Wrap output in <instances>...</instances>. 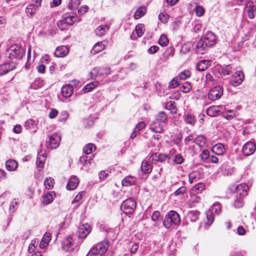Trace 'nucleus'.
<instances>
[{
	"mask_svg": "<svg viewBox=\"0 0 256 256\" xmlns=\"http://www.w3.org/2000/svg\"><path fill=\"white\" fill-rule=\"evenodd\" d=\"M51 240V234L49 232H46L44 234L42 240L43 242H47L48 244L50 240Z\"/></svg>",
	"mask_w": 256,
	"mask_h": 256,
	"instance_id": "62",
	"label": "nucleus"
},
{
	"mask_svg": "<svg viewBox=\"0 0 256 256\" xmlns=\"http://www.w3.org/2000/svg\"><path fill=\"white\" fill-rule=\"evenodd\" d=\"M208 47V43L202 38L200 40L196 46V51L198 53L203 54Z\"/></svg>",
	"mask_w": 256,
	"mask_h": 256,
	"instance_id": "18",
	"label": "nucleus"
},
{
	"mask_svg": "<svg viewBox=\"0 0 256 256\" xmlns=\"http://www.w3.org/2000/svg\"><path fill=\"white\" fill-rule=\"evenodd\" d=\"M34 124L35 122L34 120L29 119L26 122L25 127L28 129H31Z\"/></svg>",
	"mask_w": 256,
	"mask_h": 256,
	"instance_id": "60",
	"label": "nucleus"
},
{
	"mask_svg": "<svg viewBox=\"0 0 256 256\" xmlns=\"http://www.w3.org/2000/svg\"><path fill=\"white\" fill-rule=\"evenodd\" d=\"M78 162L83 166L87 165L88 164H90L91 162L90 160H88V156H80Z\"/></svg>",
	"mask_w": 256,
	"mask_h": 256,
	"instance_id": "47",
	"label": "nucleus"
},
{
	"mask_svg": "<svg viewBox=\"0 0 256 256\" xmlns=\"http://www.w3.org/2000/svg\"><path fill=\"white\" fill-rule=\"evenodd\" d=\"M206 82L208 86H212L216 84V82L214 80V78L210 74H207L206 76Z\"/></svg>",
	"mask_w": 256,
	"mask_h": 256,
	"instance_id": "41",
	"label": "nucleus"
},
{
	"mask_svg": "<svg viewBox=\"0 0 256 256\" xmlns=\"http://www.w3.org/2000/svg\"><path fill=\"white\" fill-rule=\"evenodd\" d=\"M110 73V68L108 66L102 68L96 67L90 72L91 76L94 78L98 75L108 74Z\"/></svg>",
	"mask_w": 256,
	"mask_h": 256,
	"instance_id": "11",
	"label": "nucleus"
},
{
	"mask_svg": "<svg viewBox=\"0 0 256 256\" xmlns=\"http://www.w3.org/2000/svg\"><path fill=\"white\" fill-rule=\"evenodd\" d=\"M62 95L66 98H68L72 96L74 92V87L70 84L64 85L61 88Z\"/></svg>",
	"mask_w": 256,
	"mask_h": 256,
	"instance_id": "17",
	"label": "nucleus"
},
{
	"mask_svg": "<svg viewBox=\"0 0 256 256\" xmlns=\"http://www.w3.org/2000/svg\"><path fill=\"white\" fill-rule=\"evenodd\" d=\"M80 4V0H70L68 4V7L71 10H76L78 8Z\"/></svg>",
	"mask_w": 256,
	"mask_h": 256,
	"instance_id": "42",
	"label": "nucleus"
},
{
	"mask_svg": "<svg viewBox=\"0 0 256 256\" xmlns=\"http://www.w3.org/2000/svg\"><path fill=\"white\" fill-rule=\"evenodd\" d=\"M175 102L172 101H170L166 103V104L165 108L166 109L168 110H172L176 109V106H174Z\"/></svg>",
	"mask_w": 256,
	"mask_h": 256,
	"instance_id": "59",
	"label": "nucleus"
},
{
	"mask_svg": "<svg viewBox=\"0 0 256 256\" xmlns=\"http://www.w3.org/2000/svg\"><path fill=\"white\" fill-rule=\"evenodd\" d=\"M224 89L222 86H214L208 94V98L212 101H214L220 99L223 94Z\"/></svg>",
	"mask_w": 256,
	"mask_h": 256,
	"instance_id": "5",
	"label": "nucleus"
},
{
	"mask_svg": "<svg viewBox=\"0 0 256 256\" xmlns=\"http://www.w3.org/2000/svg\"><path fill=\"white\" fill-rule=\"evenodd\" d=\"M180 218L179 214L174 210H171L166 216L163 224L166 228H169L172 225L179 224Z\"/></svg>",
	"mask_w": 256,
	"mask_h": 256,
	"instance_id": "1",
	"label": "nucleus"
},
{
	"mask_svg": "<svg viewBox=\"0 0 256 256\" xmlns=\"http://www.w3.org/2000/svg\"><path fill=\"white\" fill-rule=\"evenodd\" d=\"M242 198H239L235 200L234 203V206L236 208H238L242 207L244 204L243 200H242Z\"/></svg>",
	"mask_w": 256,
	"mask_h": 256,
	"instance_id": "57",
	"label": "nucleus"
},
{
	"mask_svg": "<svg viewBox=\"0 0 256 256\" xmlns=\"http://www.w3.org/2000/svg\"><path fill=\"white\" fill-rule=\"evenodd\" d=\"M141 169L145 174H149L152 172V166L148 164L147 161H142L141 164Z\"/></svg>",
	"mask_w": 256,
	"mask_h": 256,
	"instance_id": "29",
	"label": "nucleus"
},
{
	"mask_svg": "<svg viewBox=\"0 0 256 256\" xmlns=\"http://www.w3.org/2000/svg\"><path fill=\"white\" fill-rule=\"evenodd\" d=\"M191 73L189 70H184L180 73V79L184 80L190 76Z\"/></svg>",
	"mask_w": 256,
	"mask_h": 256,
	"instance_id": "49",
	"label": "nucleus"
},
{
	"mask_svg": "<svg viewBox=\"0 0 256 256\" xmlns=\"http://www.w3.org/2000/svg\"><path fill=\"white\" fill-rule=\"evenodd\" d=\"M54 194L52 192H48L46 194L43 196L42 202L44 204H48L51 203L53 200Z\"/></svg>",
	"mask_w": 256,
	"mask_h": 256,
	"instance_id": "27",
	"label": "nucleus"
},
{
	"mask_svg": "<svg viewBox=\"0 0 256 256\" xmlns=\"http://www.w3.org/2000/svg\"><path fill=\"white\" fill-rule=\"evenodd\" d=\"M222 116L228 120H230L234 118L236 116V112L233 110H228L222 113Z\"/></svg>",
	"mask_w": 256,
	"mask_h": 256,
	"instance_id": "36",
	"label": "nucleus"
},
{
	"mask_svg": "<svg viewBox=\"0 0 256 256\" xmlns=\"http://www.w3.org/2000/svg\"><path fill=\"white\" fill-rule=\"evenodd\" d=\"M136 200L129 198L124 200L121 204V210L126 214H131L133 213L136 209Z\"/></svg>",
	"mask_w": 256,
	"mask_h": 256,
	"instance_id": "3",
	"label": "nucleus"
},
{
	"mask_svg": "<svg viewBox=\"0 0 256 256\" xmlns=\"http://www.w3.org/2000/svg\"><path fill=\"white\" fill-rule=\"evenodd\" d=\"M192 88L191 85L189 82H185L180 87V90L183 92H188Z\"/></svg>",
	"mask_w": 256,
	"mask_h": 256,
	"instance_id": "46",
	"label": "nucleus"
},
{
	"mask_svg": "<svg viewBox=\"0 0 256 256\" xmlns=\"http://www.w3.org/2000/svg\"><path fill=\"white\" fill-rule=\"evenodd\" d=\"M206 113L210 116H214L216 114L217 112L214 107H210L208 108Z\"/></svg>",
	"mask_w": 256,
	"mask_h": 256,
	"instance_id": "56",
	"label": "nucleus"
},
{
	"mask_svg": "<svg viewBox=\"0 0 256 256\" xmlns=\"http://www.w3.org/2000/svg\"><path fill=\"white\" fill-rule=\"evenodd\" d=\"M194 142L199 146H202L206 144V140L204 136L200 135L195 138Z\"/></svg>",
	"mask_w": 256,
	"mask_h": 256,
	"instance_id": "34",
	"label": "nucleus"
},
{
	"mask_svg": "<svg viewBox=\"0 0 256 256\" xmlns=\"http://www.w3.org/2000/svg\"><path fill=\"white\" fill-rule=\"evenodd\" d=\"M136 33L138 37L142 36L144 33V25L139 24L136 26L135 28Z\"/></svg>",
	"mask_w": 256,
	"mask_h": 256,
	"instance_id": "45",
	"label": "nucleus"
},
{
	"mask_svg": "<svg viewBox=\"0 0 256 256\" xmlns=\"http://www.w3.org/2000/svg\"><path fill=\"white\" fill-rule=\"evenodd\" d=\"M188 178L190 184L196 182L200 178V172L197 171H194L189 174Z\"/></svg>",
	"mask_w": 256,
	"mask_h": 256,
	"instance_id": "31",
	"label": "nucleus"
},
{
	"mask_svg": "<svg viewBox=\"0 0 256 256\" xmlns=\"http://www.w3.org/2000/svg\"><path fill=\"white\" fill-rule=\"evenodd\" d=\"M180 84L177 77L174 78L169 83V86L170 88H176Z\"/></svg>",
	"mask_w": 256,
	"mask_h": 256,
	"instance_id": "50",
	"label": "nucleus"
},
{
	"mask_svg": "<svg viewBox=\"0 0 256 256\" xmlns=\"http://www.w3.org/2000/svg\"><path fill=\"white\" fill-rule=\"evenodd\" d=\"M199 214L196 211H190L186 216L187 220H189L191 222H195L198 217Z\"/></svg>",
	"mask_w": 256,
	"mask_h": 256,
	"instance_id": "35",
	"label": "nucleus"
},
{
	"mask_svg": "<svg viewBox=\"0 0 256 256\" xmlns=\"http://www.w3.org/2000/svg\"><path fill=\"white\" fill-rule=\"evenodd\" d=\"M69 52V49L68 46H60L59 47H58L54 52V56L58 58H63L65 56H66Z\"/></svg>",
	"mask_w": 256,
	"mask_h": 256,
	"instance_id": "16",
	"label": "nucleus"
},
{
	"mask_svg": "<svg viewBox=\"0 0 256 256\" xmlns=\"http://www.w3.org/2000/svg\"><path fill=\"white\" fill-rule=\"evenodd\" d=\"M96 150V146L92 144H88L84 148V152L86 154H89Z\"/></svg>",
	"mask_w": 256,
	"mask_h": 256,
	"instance_id": "39",
	"label": "nucleus"
},
{
	"mask_svg": "<svg viewBox=\"0 0 256 256\" xmlns=\"http://www.w3.org/2000/svg\"><path fill=\"white\" fill-rule=\"evenodd\" d=\"M146 9L145 6L139 7L136 11L134 18L135 19H139L142 16H144L146 13Z\"/></svg>",
	"mask_w": 256,
	"mask_h": 256,
	"instance_id": "28",
	"label": "nucleus"
},
{
	"mask_svg": "<svg viewBox=\"0 0 256 256\" xmlns=\"http://www.w3.org/2000/svg\"><path fill=\"white\" fill-rule=\"evenodd\" d=\"M256 150V145L252 142H247L242 148V152L244 156L252 154Z\"/></svg>",
	"mask_w": 256,
	"mask_h": 256,
	"instance_id": "12",
	"label": "nucleus"
},
{
	"mask_svg": "<svg viewBox=\"0 0 256 256\" xmlns=\"http://www.w3.org/2000/svg\"><path fill=\"white\" fill-rule=\"evenodd\" d=\"M221 211V206L218 202L214 203L210 210L206 212L207 222L206 225H210L214 219V214H218Z\"/></svg>",
	"mask_w": 256,
	"mask_h": 256,
	"instance_id": "4",
	"label": "nucleus"
},
{
	"mask_svg": "<svg viewBox=\"0 0 256 256\" xmlns=\"http://www.w3.org/2000/svg\"><path fill=\"white\" fill-rule=\"evenodd\" d=\"M244 12L250 18H253L256 14V6L252 2H250L246 6Z\"/></svg>",
	"mask_w": 256,
	"mask_h": 256,
	"instance_id": "14",
	"label": "nucleus"
},
{
	"mask_svg": "<svg viewBox=\"0 0 256 256\" xmlns=\"http://www.w3.org/2000/svg\"><path fill=\"white\" fill-rule=\"evenodd\" d=\"M91 231L90 226L87 224L80 226L78 230V234L79 238H84Z\"/></svg>",
	"mask_w": 256,
	"mask_h": 256,
	"instance_id": "10",
	"label": "nucleus"
},
{
	"mask_svg": "<svg viewBox=\"0 0 256 256\" xmlns=\"http://www.w3.org/2000/svg\"><path fill=\"white\" fill-rule=\"evenodd\" d=\"M99 82L98 81L92 82L86 85L82 89L84 93L88 92L92 90Z\"/></svg>",
	"mask_w": 256,
	"mask_h": 256,
	"instance_id": "33",
	"label": "nucleus"
},
{
	"mask_svg": "<svg viewBox=\"0 0 256 256\" xmlns=\"http://www.w3.org/2000/svg\"><path fill=\"white\" fill-rule=\"evenodd\" d=\"M104 48L102 42H98L94 45L90 52L92 54H96L104 50Z\"/></svg>",
	"mask_w": 256,
	"mask_h": 256,
	"instance_id": "30",
	"label": "nucleus"
},
{
	"mask_svg": "<svg viewBox=\"0 0 256 256\" xmlns=\"http://www.w3.org/2000/svg\"><path fill=\"white\" fill-rule=\"evenodd\" d=\"M60 141V136L57 134H54L49 137L48 141L46 142V146L52 149H54L58 147Z\"/></svg>",
	"mask_w": 256,
	"mask_h": 256,
	"instance_id": "6",
	"label": "nucleus"
},
{
	"mask_svg": "<svg viewBox=\"0 0 256 256\" xmlns=\"http://www.w3.org/2000/svg\"><path fill=\"white\" fill-rule=\"evenodd\" d=\"M46 154L40 150L38 152L36 158V164L39 168H42L46 160Z\"/></svg>",
	"mask_w": 256,
	"mask_h": 256,
	"instance_id": "23",
	"label": "nucleus"
},
{
	"mask_svg": "<svg viewBox=\"0 0 256 256\" xmlns=\"http://www.w3.org/2000/svg\"><path fill=\"white\" fill-rule=\"evenodd\" d=\"M150 130L156 133H162L163 130L162 125L156 120L153 121L150 126Z\"/></svg>",
	"mask_w": 256,
	"mask_h": 256,
	"instance_id": "20",
	"label": "nucleus"
},
{
	"mask_svg": "<svg viewBox=\"0 0 256 256\" xmlns=\"http://www.w3.org/2000/svg\"><path fill=\"white\" fill-rule=\"evenodd\" d=\"M109 30V26L107 25H102L98 26L95 30V32L98 36H103L106 32Z\"/></svg>",
	"mask_w": 256,
	"mask_h": 256,
	"instance_id": "24",
	"label": "nucleus"
},
{
	"mask_svg": "<svg viewBox=\"0 0 256 256\" xmlns=\"http://www.w3.org/2000/svg\"><path fill=\"white\" fill-rule=\"evenodd\" d=\"M136 178L132 176H128L122 180V184L128 186L135 184Z\"/></svg>",
	"mask_w": 256,
	"mask_h": 256,
	"instance_id": "25",
	"label": "nucleus"
},
{
	"mask_svg": "<svg viewBox=\"0 0 256 256\" xmlns=\"http://www.w3.org/2000/svg\"><path fill=\"white\" fill-rule=\"evenodd\" d=\"M196 14L197 16H201L204 13V9L202 6H197L195 8Z\"/></svg>",
	"mask_w": 256,
	"mask_h": 256,
	"instance_id": "53",
	"label": "nucleus"
},
{
	"mask_svg": "<svg viewBox=\"0 0 256 256\" xmlns=\"http://www.w3.org/2000/svg\"><path fill=\"white\" fill-rule=\"evenodd\" d=\"M79 184V180L76 176H71L66 186L68 190H74L76 188Z\"/></svg>",
	"mask_w": 256,
	"mask_h": 256,
	"instance_id": "21",
	"label": "nucleus"
},
{
	"mask_svg": "<svg viewBox=\"0 0 256 256\" xmlns=\"http://www.w3.org/2000/svg\"><path fill=\"white\" fill-rule=\"evenodd\" d=\"M158 18L162 22L166 23L168 21V16L166 12H160L158 16Z\"/></svg>",
	"mask_w": 256,
	"mask_h": 256,
	"instance_id": "48",
	"label": "nucleus"
},
{
	"mask_svg": "<svg viewBox=\"0 0 256 256\" xmlns=\"http://www.w3.org/2000/svg\"><path fill=\"white\" fill-rule=\"evenodd\" d=\"M204 184L202 183H198L195 185L193 188V190L198 193V192H202L204 189Z\"/></svg>",
	"mask_w": 256,
	"mask_h": 256,
	"instance_id": "52",
	"label": "nucleus"
},
{
	"mask_svg": "<svg viewBox=\"0 0 256 256\" xmlns=\"http://www.w3.org/2000/svg\"><path fill=\"white\" fill-rule=\"evenodd\" d=\"M168 43V40L164 34H162L158 40V44L162 46H166Z\"/></svg>",
	"mask_w": 256,
	"mask_h": 256,
	"instance_id": "44",
	"label": "nucleus"
},
{
	"mask_svg": "<svg viewBox=\"0 0 256 256\" xmlns=\"http://www.w3.org/2000/svg\"><path fill=\"white\" fill-rule=\"evenodd\" d=\"M244 74L242 72L239 70L236 72L230 81V84L233 86L240 85L244 80Z\"/></svg>",
	"mask_w": 256,
	"mask_h": 256,
	"instance_id": "7",
	"label": "nucleus"
},
{
	"mask_svg": "<svg viewBox=\"0 0 256 256\" xmlns=\"http://www.w3.org/2000/svg\"><path fill=\"white\" fill-rule=\"evenodd\" d=\"M109 244L108 240H104L94 245L92 248H94L95 252L100 255L106 252L108 248Z\"/></svg>",
	"mask_w": 256,
	"mask_h": 256,
	"instance_id": "9",
	"label": "nucleus"
},
{
	"mask_svg": "<svg viewBox=\"0 0 256 256\" xmlns=\"http://www.w3.org/2000/svg\"><path fill=\"white\" fill-rule=\"evenodd\" d=\"M225 146L220 143L217 144L213 146L212 152L216 155H222L226 152Z\"/></svg>",
	"mask_w": 256,
	"mask_h": 256,
	"instance_id": "22",
	"label": "nucleus"
},
{
	"mask_svg": "<svg viewBox=\"0 0 256 256\" xmlns=\"http://www.w3.org/2000/svg\"><path fill=\"white\" fill-rule=\"evenodd\" d=\"M14 68L13 65H0V75H4Z\"/></svg>",
	"mask_w": 256,
	"mask_h": 256,
	"instance_id": "32",
	"label": "nucleus"
},
{
	"mask_svg": "<svg viewBox=\"0 0 256 256\" xmlns=\"http://www.w3.org/2000/svg\"><path fill=\"white\" fill-rule=\"evenodd\" d=\"M8 52L10 58L20 60L22 58L25 53V50L22 46L14 44L8 49Z\"/></svg>",
	"mask_w": 256,
	"mask_h": 256,
	"instance_id": "2",
	"label": "nucleus"
},
{
	"mask_svg": "<svg viewBox=\"0 0 256 256\" xmlns=\"http://www.w3.org/2000/svg\"><path fill=\"white\" fill-rule=\"evenodd\" d=\"M202 39L206 42L208 47L213 46L216 43V36L211 32H208Z\"/></svg>",
	"mask_w": 256,
	"mask_h": 256,
	"instance_id": "15",
	"label": "nucleus"
},
{
	"mask_svg": "<svg viewBox=\"0 0 256 256\" xmlns=\"http://www.w3.org/2000/svg\"><path fill=\"white\" fill-rule=\"evenodd\" d=\"M236 190L238 194H239L240 198H243L247 195L248 187L246 184H242L236 186Z\"/></svg>",
	"mask_w": 256,
	"mask_h": 256,
	"instance_id": "19",
	"label": "nucleus"
},
{
	"mask_svg": "<svg viewBox=\"0 0 256 256\" xmlns=\"http://www.w3.org/2000/svg\"><path fill=\"white\" fill-rule=\"evenodd\" d=\"M38 6L34 4H29L26 8V12L27 14H30L31 16L34 14L38 9Z\"/></svg>",
	"mask_w": 256,
	"mask_h": 256,
	"instance_id": "38",
	"label": "nucleus"
},
{
	"mask_svg": "<svg viewBox=\"0 0 256 256\" xmlns=\"http://www.w3.org/2000/svg\"><path fill=\"white\" fill-rule=\"evenodd\" d=\"M184 158L180 154H178L175 156L174 158V162L176 164H181L184 162Z\"/></svg>",
	"mask_w": 256,
	"mask_h": 256,
	"instance_id": "55",
	"label": "nucleus"
},
{
	"mask_svg": "<svg viewBox=\"0 0 256 256\" xmlns=\"http://www.w3.org/2000/svg\"><path fill=\"white\" fill-rule=\"evenodd\" d=\"M200 156L202 160H206L210 157V152L208 150H204Z\"/></svg>",
	"mask_w": 256,
	"mask_h": 256,
	"instance_id": "58",
	"label": "nucleus"
},
{
	"mask_svg": "<svg viewBox=\"0 0 256 256\" xmlns=\"http://www.w3.org/2000/svg\"><path fill=\"white\" fill-rule=\"evenodd\" d=\"M158 162H165L168 158V156L165 154H160L157 155Z\"/></svg>",
	"mask_w": 256,
	"mask_h": 256,
	"instance_id": "61",
	"label": "nucleus"
},
{
	"mask_svg": "<svg viewBox=\"0 0 256 256\" xmlns=\"http://www.w3.org/2000/svg\"><path fill=\"white\" fill-rule=\"evenodd\" d=\"M6 169L9 171H14L18 166V163L13 160H9L6 162Z\"/></svg>",
	"mask_w": 256,
	"mask_h": 256,
	"instance_id": "26",
	"label": "nucleus"
},
{
	"mask_svg": "<svg viewBox=\"0 0 256 256\" xmlns=\"http://www.w3.org/2000/svg\"><path fill=\"white\" fill-rule=\"evenodd\" d=\"M156 120L160 122H165L168 120L167 115L164 112H160L156 116Z\"/></svg>",
	"mask_w": 256,
	"mask_h": 256,
	"instance_id": "40",
	"label": "nucleus"
},
{
	"mask_svg": "<svg viewBox=\"0 0 256 256\" xmlns=\"http://www.w3.org/2000/svg\"><path fill=\"white\" fill-rule=\"evenodd\" d=\"M18 206V202L14 199L12 202H11L10 207H9V210L10 212H13L16 210V208Z\"/></svg>",
	"mask_w": 256,
	"mask_h": 256,
	"instance_id": "51",
	"label": "nucleus"
},
{
	"mask_svg": "<svg viewBox=\"0 0 256 256\" xmlns=\"http://www.w3.org/2000/svg\"><path fill=\"white\" fill-rule=\"evenodd\" d=\"M50 62V57L48 54H44L41 58V62L44 63H49Z\"/></svg>",
	"mask_w": 256,
	"mask_h": 256,
	"instance_id": "63",
	"label": "nucleus"
},
{
	"mask_svg": "<svg viewBox=\"0 0 256 256\" xmlns=\"http://www.w3.org/2000/svg\"><path fill=\"white\" fill-rule=\"evenodd\" d=\"M149 160L152 164H155L156 162H158L157 154H152L150 156Z\"/></svg>",
	"mask_w": 256,
	"mask_h": 256,
	"instance_id": "64",
	"label": "nucleus"
},
{
	"mask_svg": "<svg viewBox=\"0 0 256 256\" xmlns=\"http://www.w3.org/2000/svg\"><path fill=\"white\" fill-rule=\"evenodd\" d=\"M62 248L66 252H70L74 250V242L72 237L68 236L64 239L62 242Z\"/></svg>",
	"mask_w": 256,
	"mask_h": 256,
	"instance_id": "8",
	"label": "nucleus"
},
{
	"mask_svg": "<svg viewBox=\"0 0 256 256\" xmlns=\"http://www.w3.org/2000/svg\"><path fill=\"white\" fill-rule=\"evenodd\" d=\"M62 20L63 21V22L70 26L73 24L76 21L77 17L73 14L66 12L63 14Z\"/></svg>",
	"mask_w": 256,
	"mask_h": 256,
	"instance_id": "13",
	"label": "nucleus"
},
{
	"mask_svg": "<svg viewBox=\"0 0 256 256\" xmlns=\"http://www.w3.org/2000/svg\"><path fill=\"white\" fill-rule=\"evenodd\" d=\"M68 114L67 112H62L58 118V120L60 122H64L68 119Z\"/></svg>",
	"mask_w": 256,
	"mask_h": 256,
	"instance_id": "54",
	"label": "nucleus"
},
{
	"mask_svg": "<svg viewBox=\"0 0 256 256\" xmlns=\"http://www.w3.org/2000/svg\"><path fill=\"white\" fill-rule=\"evenodd\" d=\"M46 188L48 189H52L54 187V180L52 178H47L44 181Z\"/></svg>",
	"mask_w": 256,
	"mask_h": 256,
	"instance_id": "43",
	"label": "nucleus"
},
{
	"mask_svg": "<svg viewBox=\"0 0 256 256\" xmlns=\"http://www.w3.org/2000/svg\"><path fill=\"white\" fill-rule=\"evenodd\" d=\"M184 120L186 122L194 125L196 122V119L194 116L191 114H186L184 116Z\"/></svg>",
	"mask_w": 256,
	"mask_h": 256,
	"instance_id": "37",
	"label": "nucleus"
}]
</instances>
